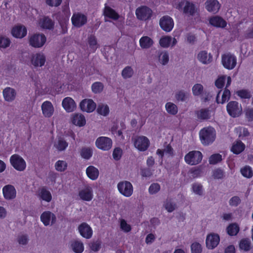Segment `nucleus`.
<instances>
[{
    "label": "nucleus",
    "instance_id": "nucleus-1",
    "mask_svg": "<svg viewBox=\"0 0 253 253\" xmlns=\"http://www.w3.org/2000/svg\"><path fill=\"white\" fill-rule=\"evenodd\" d=\"M199 135L202 143L204 145H209L215 140L216 131L212 127H206L200 130Z\"/></svg>",
    "mask_w": 253,
    "mask_h": 253
},
{
    "label": "nucleus",
    "instance_id": "nucleus-59",
    "mask_svg": "<svg viewBox=\"0 0 253 253\" xmlns=\"http://www.w3.org/2000/svg\"><path fill=\"white\" fill-rule=\"evenodd\" d=\"M10 40L5 37H0V47L6 48L9 46Z\"/></svg>",
    "mask_w": 253,
    "mask_h": 253
},
{
    "label": "nucleus",
    "instance_id": "nucleus-6",
    "mask_svg": "<svg viewBox=\"0 0 253 253\" xmlns=\"http://www.w3.org/2000/svg\"><path fill=\"white\" fill-rule=\"evenodd\" d=\"M203 158L202 154L199 151H192L184 157L185 162L190 165H196L200 163Z\"/></svg>",
    "mask_w": 253,
    "mask_h": 253
},
{
    "label": "nucleus",
    "instance_id": "nucleus-45",
    "mask_svg": "<svg viewBox=\"0 0 253 253\" xmlns=\"http://www.w3.org/2000/svg\"><path fill=\"white\" fill-rule=\"evenodd\" d=\"M54 167L57 171L63 172L67 169V163L65 161L58 160L55 163Z\"/></svg>",
    "mask_w": 253,
    "mask_h": 253
},
{
    "label": "nucleus",
    "instance_id": "nucleus-24",
    "mask_svg": "<svg viewBox=\"0 0 253 253\" xmlns=\"http://www.w3.org/2000/svg\"><path fill=\"white\" fill-rule=\"evenodd\" d=\"M62 105L67 112H73L76 108V104L75 101L70 97H67L63 99Z\"/></svg>",
    "mask_w": 253,
    "mask_h": 253
},
{
    "label": "nucleus",
    "instance_id": "nucleus-11",
    "mask_svg": "<svg viewBox=\"0 0 253 253\" xmlns=\"http://www.w3.org/2000/svg\"><path fill=\"white\" fill-rule=\"evenodd\" d=\"M152 14V10L146 6H141L135 10V15L138 19L146 21L150 19Z\"/></svg>",
    "mask_w": 253,
    "mask_h": 253
},
{
    "label": "nucleus",
    "instance_id": "nucleus-16",
    "mask_svg": "<svg viewBox=\"0 0 253 253\" xmlns=\"http://www.w3.org/2000/svg\"><path fill=\"white\" fill-rule=\"evenodd\" d=\"M198 61L204 65L211 64L213 60V56L211 53L202 50L198 52L196 55Z\"/></svg>",
    "mask_w": 253,
    "mask_h": 253
},
{
    "label": "nucleus",
    "instance_id": "nucleus-21",
    "mask_svg": "<svg viewBox=\"0 0 253 253\" xmlns=\"http://www.w3.org/2000/svg\"><path fill=\"white\" fill-rule=\"evenodd\" d=\"M79 196L83 201H90L93 197L92 187L89 185L85 186L79 191Z\"/></svg>",
    "mask_w": 253,
    "mask_h": 253
},
{
    "label": "nucleus",
    "instance_id": "nucleus-18",
    "mask_svg": "<svg viewBox=\"0 0 253 253\" xmlns=\"http://www.w3.org/2000/svg\"><path fill=\"white\" fill-rule=\"evenodd\" d=\"M2 95L5 101L12 102L17 97V91L14 88L6 87L2 90Z\"/></svg>",
    "mask_w": 253,
    "mask_h": 253
},
{
    "label": "nucleus",
    "instance_id": "nucleus-34",
    "mask_svg": "<svg viewBox=\"0 0 253 253\" xmlns=\"http://www.w3.org/2000/svg\"><path fill=\"white\" fill-rule=\"evenodd\" d=\"M220 91L216 96V102L217 103L223 104L226 101L228 100L230 97V91L229 90L225 88L222 93L221 98H220Z\"/></svg>",
    "mask_w": 253,
    "mask_h": 253
},
{
    "label": "nucleus",
    "instance_id": "nucleus-23",
    "mask_svg": "<svg viewBox=\"0 0 253 253\" xmlns=\"http://www.w3.org/2000/svg\"><path fill=\"white\" fill-rule=\"evenodd\" d=\"M78 230L80 235L86 239H90L92 236V230L86 223L84 222L79 225Z\"/></svg>",
    "mask_w": 253,
    "mask_h": 253
},
{
    "label": "nucleus",
    "instance_id": "nucleus-64",
    "mask_svg": "<svg viewBox=\"0 0 253 253\" xmlns=\"http://www.w3.org/2000/svg\"><path fill=\"white\" fill-rule=\"evenodd\" d=\"M236 130L239 132V137H246L249 135V132L248 130L246 128L239 127L236 128Z\"/></svg>",
    "mask_w": 253,
    "mask_h": 253
},
{
    "label": "nucleus",
    "instance_id": "nucleus-54",
    "mask_svg": "<svg viewBox=\"0 0 253 253\" xmlns=\"http://www.w3.org/2000/svg\"><path fill=\"white\" fill-rule=\"evenodd\" d=\"M120 228L124 232L127 233L131 231V226L124 219H120Z\"/></svg>",
    "mask_w": 253,
    "mask_h": 253
},
{
    "label": "nucleus",
    "instance_id": "nucleus-56",
    "mask_svg": "<svg viewBox=\"0 0 253 253\" xmlns=\"http://www.w3.org/2000/svg\"><path fill=\"white\" fill-rule=\"evenodd\" d=\"M222 160V156L219 154H215L212 155L209 158V163L211 165H214L220 162Z\"/></svg>",
    "mask_w": 253,
    "mask_h": 253
},
{
    "label": "nucleus",
    "instance_id": "nucleus-51",
    "mask_svg": "<svg viewBox=\"0 0 253 253\" xmlns=\"http://www.w3.org/2000/svg\"><path fill=\"white\" fill-rule=\"evenodd\" d=\"M104 88L103 84L99 82L94 83L91 85V89L94 93H99L102 91Z\"/></svg>",
    "mask_w": 253,
    "mask_h": 253
},
{
    "label": "nucleus",
    "instance_id": "nucleus-39",
    "mask_svg": "<svg viewBox=\"0 0 253 253\" xmlns=\"http://www.w3.org/2000/svg\"><path fill=\"white\" fill-rule=\"evenodd\" d=\"M191 190L193 193L198 196H202L204 194L203 185L198 182H195L191 185Z\"/></svg>",
    "mask_w": 253,
    "mask_h": 253
},
{
    "label": "nucleus",
    "instance_id": "nucleus-13",
    "mask_svg": "<svg viewBox=\"0 0 253 253\" xmlns=\"http://www.w3.org/2000/svg\"><path fill=\"white\" fill-rule=\"evenodd\" d=\"M2 192L3 198L6 200H12L16 197V190L11 184L4 186L2 189Z\"/></svg>",
    "mask_w": 253,
    "mask_h": 253
},
{
    "label": "nucleus",
    "instance_id": "nucleus-20",
    "mask_svg": "<svg viewBox=\"0 0 253 253\" xmlns=\"http://www.w3.org/2000/svg\"><path fill=\"white\" fill-rule=\"evenodd\" d=\"M41 221L45 226L53 224L56 220V216L51 211H44L41 215Z\"/></svg>",
    "mask_w": 253,
    "mask_h": 253
},
{
    "label": "nucleus",
    "instance_id": "nucleus-22",
    "mask_svg": "<svg viewBox=\"0 0 253 253\" xmlns=\"http://www.w3.org/2000/svg\"><path fill=\"white\" fill-rule=\"evenodd\" d=\"M160 25L163 30L169 32L172 29L174 23L171 17L169 16H165L161 18Z\"/></svg>",
    "mask_w": 253,
    "mask_h": 253
},
{
    "label": "nucleus",
    "instance_id": "nucleus-58",
    "mask_svg": "<svg viewBox=\"0 0 253 253\" xmlns=\"http://www.w3.org/2000/svg\"><path fill=\"white\" fill-rule=\"evenodd\" d=\"M224 176V172L221 169H217L213 171L212 176L214 179H221Z\"/></svg>",
    "mask_w": 253,
    "mask_h": 253
},
{
    "label": "nucleus",
    "instance_id": "nucleus-48",
    "mask_svg": "<svg viewBox=\"0 0 253 253\" xmlns=\"http://www.w3.org/2000/svg\"><path fill=\"white\" fill-rule=\"evenodd\" d=\"M172 38L170 36H164L162 37L159 41L160 45L164 47L167 48L170 45Z\"/></svg>",
    "mask_w": 253,
    "mask_h": 253
},
{
    "label": "nucleus",
    "instance_id": "nucleus-26",
    "mask_svg": "<svg viewBox=\"0 0 253 253\" xmlns=\"http://www.w3.org/2000/svg\"><path fill=\"white\" fill-rule=\"evenodd\" d=\"M38 26L43 29L50 30L53 28V21L48 17H42L39 19Z\"/></svg>",
    "mask_w": 253,
    "mask_h": 253
},
{
    "label": "nucleus",
    "instance_id": "nucleus-61",
    "mask_svg": "<svg viewBox=\"0 0 253 253\" xmlns=\"http://www.w3.org/2000/svg\"><path fill=\"white\" fill-rule=\"evenodd\" d=\"M241 202L240 198L238 196L232 197L229 201L230 206L232 207H237Z\"/></svg>",
    "mask_w": 253,
    "mask_h": 253
},
{
    "label": "nucleus",
    "instance_id": "nucleus-15",
    "mask_svg": "<svg viewBox=\"0 0 253 253\" xmlns=\"http://www.w3.org/2000/svg\"><path fill=\"white\" fill-rule=\"evenodd\" d=\"M72 24L76 27L80 28L87 23V16L81 13H74L71 18Z\"/></svg>",
    "mask_w": 253,
    "mask_h": 253
},
{
    "label": "nucleus",
    "instance_id": "nucleus-30",
    "mask_svg": "<svg viewBox=\"0 0 253 253\" xmlns=\"http://www.w3.org/2000/svg\"><path fill=\"white\" fill-rule=\"evenodd\" d=\"M38 196L40 200L48 203L52 200V195L50 192L45 187H42L39 190Z\"/></svg>",
    "mask_w": 253,
    "mask_h": 253
},
{
    "label": "nucleus",
    "instance_id": "nucleus-50",
    "mask_svg": "<svg viewBox=\"0 0 253 253\" xmlns=\"http://www.w3.org/2000/svg\"><path fill=\"white\" fill-rule=\"evenodd\" d=\"M240 249L245 251H248L251 248V242L249 239H242L240 243Z\"/></svg>",
    "mask_w": 253,
    "mask_h": 253
},
{
    "label": "nucleus",
    "instance_id": "nucleus-25",
    "mask_svg": "<svg viewBox=\"0 0 253 253\" xmlns=\"http://www.w3.org/2000/svg\"><path fill=\"white\" fill-rule=\"evenodd\" d=\"M205 7L209 12L216 13L220 9V4L217 0H207L205 2Z\"/></svg>",
    "mask_w": 253,
    "mask_h": 253
},
{
    "label": "nucleus",
    "instance_id": "nucleus-10",
    "mask_svg": "<svg viewBox=\"0 0 253 253\" xmlns=\"http://www.w3.org/2000/svg\"><path fill=\"white\" fill-rule=\"evenodd\" d=\"M221 62L224 68L232 70L236 65L237 59L233 54L226 53L222 56Z\"/></svg>",
    "mask_w": 253,
    "mask_h": 253
},
{
    "label": "nucleus",
    "instance_id": "nucleus-42",
    "mask_svg": "<svg viewBox=\"0 0 253 253\" xmlns=\"http://www.w3.org/2000/svg\"><path fill=\"white\" fill-rule=\"evenodd\" d=\"M87 42L90 50L94 52L98 48L97 39L93 35H90L87 38Z\"/></svg>",
    "mask_w": 253,
    "mask_h": 253
},
{
    "label": "nucleus",
    "instance_id": "nucleus-41",
    "mask_svg": "<svg viewBox=\"0 0 253 253\" xmlns=\"http://www.w3.org/2000/svg\"><path fill=\"white\" fill-rule=\"evenodd\" d=\"M165 108L167 112L170 115H174L178 112V108L177 106L171 102H167L166 104Z\"/></svg>",
    "mask_w": 253,
    "mask_h": 253
},
{
    "label": "nucleus",
    "instance_id": "nucleus-27",
    "mask_svg": "<svg viewBox=\"0 0 253 253\" xmlns=\"http://www.w3.org/2000/svg\"><path fill=\"white\" fill-rule=\"evenodd\" d=\"M71 122L74 125L80 127L84 126L86 123L84 116L81 113L72 114L71 116Z\"/></svg>",
    "mask_w": 253,
    "mask_h": 253
},
{
    "label": "nucleus",
    "instance_id": "nucleus-40",
    "mask_svg": "<svg viewBox=\"0 0 253 253\" xmlns=\"http://www.w3.org/2000/svg\"><path fill=\"white\" fill-rule=\"evenodd\" d=\"M197 118L200 120H207L210 118L211 113L208 109H201L196 112Z\"/></svg>",
    "mask_w": 253,
    "mask_h": 253
},
{
    "label": "nucleus",
    "instance_id": "nucleus-28",
    "mask_svg": "<svg viewBox=\"0 0 253 253\" xmlns=\"http://www.w3.org/2000/svg\"><path fill=\"white\" fill-rule=\"evenodd\" d=\"M139 45L143 49H147L152 47L154 44L153 40L150 37L144 36L139 41Z\"/></svg>",
    "mask_w": 253,
    "mask_h": 253
},
{
    "label": "nucleus",
    "instance_id": "nucleus-12",
    "mask_svg": "<svg viewBox=\"0 0 253 253\" xmlns=\"http://www.w3.org/2000/svg\"><path fill=\"white\" fill-rule=\"evenodd\" d=\"M219 242V235L217 233H211L208 234L206 237V247L209 250H213L218 246Z\"/></svg>",
    "mask_w": 253,
    "mask_h": 253
},
{
    "label": "nucleus",
    "instance_id": "nucleus-63",
    "mask_svg": "<svg viewBox=\"0 0 253 253\" xmlns=\"http://www.w3.org/2000/svg\"><path fill=\"white\" fill-rule=\"evenodd\" d=\"M226 80V77L222 76L218 78L215 81V84L218 88H222Z\"/></svg>",
    "mask_w": 253,
    "mask_h": 253
},
{
    "label": "nucleus",
    "instance_id": "nucleus-35",
    "mask_svg": "<svg viewBox=\"0 0 253 253\" xmlns=\"http://www.w3.org/2000/svg\"><path fill=\"white\" fill-rule=\"evenodd\" d=\"M159 62L163 65H166L169 61V55L166 51H159L157 52Z\"/></svg>",
    "mask_w": 253,
    "mask_h": 253
},
{
    "label": "nucleus",
    "instance_id": "nucleus-43",
    "mask_svg": "<svg viewBox=\"0 0 253 253\" xmlns=\"http://www.w3.org/2000/svg\"><path fill=\"white\" fill-rule=\"evenodd\" d=\"M81 157L86 160H88L92 155V150L89 147L83 148L80 151Z\"/></svg>",
    "mask_w": 253,
    "mask_h": 253
},
{
    "label": "nucleus",
    "instance_id": "nucleus-44",
    "mask_svg": "<svg viewBox=\"0 0 253 253\" xmlns=\"http://www.w3.org/2000/svg\"><path fill=\"white\" fill-rule=\"evenodd\" d=\"M134 74L133 69L130 66L126 67L122 71V76L125 79L130 78Z\"/></svg>",
    "mask_w": 253,
    "mask_h": 253
},
{
    "label": "nucleus",
    "instance_id": "nucleus-37",
    "mask_svg": "<svg viewBox=\"0 0 253 253\" xmlns=\"http://www.w3.org/2000/svg\"><path fill=\"white\" fill-rule=\"evenodd\" d=\"M245 148V146L241 141H237L234 142L231 148L232 152L236 154L241 153Z\"/></svg>",
    "mask_w": 253,
    "mask_h": 253
},
{
    "label": "nucleus",
    "instance_id": "nucleus-3",
    "mask_svg": "<svg viewBox=\"0 0 253 253\" xmlns=\"http://www.w3.org/2000/svg\"><path fill=\"white\" fill-rule=\"evenodd\" d=\"M11 165L14 169L19 171H23L26 169L27 164L25 160L18 154L11 155L9 159Z\"/></svg>",
    "mask_w": 253,
    "mask_h": 253
},
{
    "label": "nucleus",
    "instance_id": "nucleus-46",
    "mask_svg": "<svg viewBox=\"0 0 253 253\" xmlns=\"http://www.w3.org/2000/svg\"><path fill=\"white\" fill-rule=\"evenodd\" d=\"M239 231V227L236 223L230 224L227 228V233L230 236L236 235Z\"/></svg>",
    "mask_w": 253,
    "mask_h": 253
},
{
    "label": "nucleus",
    "instance_id": "nucleus-55",
    "mask_svg": "<svg viewBox=\"0 0 253 253\" xmlns=\"http://www.w3.org/2000/svg\"><path fill=\"white\" fill-rule=\"evenodd\" d=\"M29 240V237L27 235H20L17 238V242L20 246L27 245Z\"/></svg>",
    "mask_w": 253,
    "mask_h": 253
},
{
    "label": "nucleus",
    "instance_id": "nucleus-49",
    "mask_svg": "<svg viewBox=\"0 0 253 253\" xmlns=\"http://www.w3.org/2000/svg\"><path fill=\"white\" fill-rule=\"evenodd\" d=\"M192 91L194 96H200L204 92V87L201 84H196L192 87Z\"/></svg>",
    "mask_w": 253,
    "mask_h": 253
},
{
    "label": "nucleus",
    "instance_id": "nucleus-9",
    "mask_svg": "<svg viewBox=\"0 0 253 253\" xmlns=\"http://www.w3.org/2000/svg\"><path fill=\"white\" fill-rule=\"evenodd\" d=\"M46 57L42 52L32 54L30 57V63L35 68L42 67L45 64Z\"/></svg>",
    "mask_w": 253,
    "mask_h": 253
},
{
    "label": "nucleus",
    "instance_id": "nucleus-29",
    "mask_svg": "<svg viewBox=\"0 0 253 253\" xmlns=\"http://www.w3.org/2000/svg\"><path fill=\"white\" fill-rule=\"evenodd\" d=\"M12 36L16 38H22L27 35V29L23 26H16L11 30Z\"/></svg>",
    "mask_w": 253,
    "mask_h": 253
},
{
    "label": "nucleus",
    "instance_id": "nucleus-5",
    "mask_svg": "<svg viewBox=\"0 0 253 253\" xmlns=\"http://www.w3.org/2000/svg\"><path fill=\"white\" fill-rule=\"evenodd\" d=\"M175 8L179 10H183V12L189 15H193L197 11L194 4L187 0H183L176 4Z\"/></svg>",
    "mask_w": 253,
    "mask_h": 253
},
{
    "label": "nucleus",
    "instance_id": "nucleus-60",
    "mask_svg": "<svg viewBox=\"0 0 253 253\" xmlns=\"http://www.w3.org/2000/svg\"><path fill=\"white\" fill-rule=\"evenodd\" d=\"M160 189V186L158 183L152 184L149 188V192L151 194L157 193Z\"/></svg>",
    "mask_w": 253,
    "mask_h": 253
},
{
    "label": "nucleus",
    "instance_id": "nucleus-17",
    "mask_svg": "<svg viewBox=\"0 0 253 253\" xmlns=\"http://www.w3.org/2000/svg\"><path fill=\"white\" fill-rule=\"evenodd\" d=\"M41 110L42 115L46 118L51 117L55 111L53 104L49 101H45L42 104Z\"/></svg>",
    "mask_w": 253,
    "mask_h": 253
},
{
    "label": "nucleus",
    "instance_id": "nucleus-32",
    "mask_svg": "<svg viewBox=\"0 0 253 253\" xmlns=\"http://www.w3.org/2000/svg\"><path fill=\"white\" fill-rule=\"evenodd\" d=\"M210 23L217 28H224L226 26V22L221 17L214 16L210 19Z\"/></svg>",
    "mask_w": 253,
    "mask_h": 253
},
{
    "label": "nucleus",
    "instance_id": "nucleus-53",
    "mask_svg": "<svg viewBox=\"0 0 253 253\" xmlns=\"http://www.w3.org/2000/svg\"><path fill=\"white\" fill-rule=\"evenodd\" d=\"M188 93L184 91L180 90L176 92L175 98L178 101H184L188 97Z\"/></svg>",
    "mask_w": 253,
    "mask_h": 253
},
{
    "label": "nucleus",
    "instance_id": "nucleus-62",
    "mask_svg": "<svg viewBox=\"0 0 253 253\" xmlns=\"http://www.w3.org/2000/svg\"><path fill=\"white\" fill-rule=\"evenodd\" d=\"M122 150L120 148H116L113 152V157L115 160H119L122 157Z\"/></svg>",
    "mask_w": 253,
    "mask_h": 253
},
{
    "label": "nucleus",
    "instance_id": "nucleus-14",
    "mask_svg": "<svg viewBox=\"0 0 253 253\" xmlns=\"http://www.w3.org/2000/svg\"><path fill=\"white\" fill-rule=\"evenodd\" d=\"M95 145L98 149L103 151H107L111 148L112 141L109 137L101 136L96 139Z\"/></svg>",
    "mask_w": 253,
    "mask_h": 253
},
{
    "label": "nucleus",
    "instance_id": "nucleus-19",
    "mask_svg": "<svg viewBox=\"0 0 253 253\" xmlns=\"http://www.w3.org/2000/svg\"><path fill=\"white\" fill-rule=\"evenodd\" d=\"M80 107L84 112L91 113L95 109L96 104L91 99H84L80 102Z\"/></svg>",
    "mask_w": 253,
    "mask_h": 253
},
{
    "label": "nucleus",
    "instance_id": "nucleus-2",
    "mask_svg": "<svg viewBox=\"0 0 253 253\" xmlns=\"http://www.w3.org/2000/svg\"><path fill=\"white\" fill-rule=\"evenodd\" d=\"M132 141L134 147L139 151H145L150 145L149 139L143 135L135 136L132 138Z\"/></svg>",
    "mask_w": 253,
    "mask_h": 253
},
{
    "label": "nucleus",
    "instance_id": "nucleus-38",
    "mask_svg": "<svg viewBox=\"0 0 253 253\" xmlns=\"http://www.w3.org/2000/svg\"><path fill=\"white\" fill-rule=\"evenodd\" d=\"M104 15L105 17L117 20L119 18V15L115 12L114 10L109 6H105L104 10Z\"/></svg>",
    "mask_w": 253,
    "mask_h": 253
},
{
    "label": "nucleus",
    "instance_id": "nucleus-8",
    "mask_svg": "<svg viewBox=\"0 0 253 253\" xmlns=\"http://www.w3.org/2000/svg\"><path fill=\"white\" fill-rule=\"evenodd\" d=\"M117 188L119 192L126 197L131 196L133 191L132 184L127 181L119 182L117 184Z\"/></svg>",
    "mask_w": 253,
    "mask_h": 253
},
{
    "label": "nucleus",
    "instance_id": "nucleus-7",
    "mask_svg": "<svg viewBox=\"0 0 253 253\" xmlns=\"http://www.w3.org/2000/svg\"><path fill=\"white\" fill-rule=\"evenodd\" d=\"M226 109L229 115L233 118L238 117L242 113L241 104L235 101L229 102L226 106Z\"/></svg>",
    "mask_w": 253,
    "mask_h": 253
},
{
    "label": "nucleus",
    "instance_id": "nucleus-33",
    "mask_svg": "<svg viewBox=\"0 0 253 253\" xmlns=\"http://www.w3.org/2000/svg\"><path fill=\"white\" fill-rule=\"evenodd\" d=\"M86 173L88 178L92 180H95L98 177L99 172L96 168L93 166H90L86 168Z\"/></svg>",
    "mask_w": 253,
    "mask_h": 253
},
{
    "label": "nucleus",
    "instance_id": "nucleus-57",
    "mask_svg": "<svg viewBox=\"0 0 253 253\" xmlns=\"http://www.w3.org/2000/svg\"><path fill=\"white\" fill-rule=\"evenodd\" d=\"M191 250L192 253H201L202 247L200 243L194 242L191 246Z\"/></svg>",
    "mask_w": 253,
    "mask_h": 253
},
{
    "label": "nucleus",
    "instance_id": "nucleus-47",
    "mask_svg": "<svg viewBox=\"0 0 253 253\" xmlns=\"http://www.w3.org/2000/svg\"><path fill=\"white\" fill-rule=\"evenodd\" d=\"M242 175L246 178H251L253 175V170L251 167L246 166L240 170Z\"/></svg>",
    "mask_w": 253,
    "mask_h": 253
},
{
    "label": "nucleus",
    "instance_id": "nucleus-52",
    "mask_svg": "<svg viewBox=\"0 0 253 253\" xmlns=\"http://www.w3.org/2000/svg\"><path fill=\"white\" fill-rule=\"evenodd\" d=\"M97 112L103 116H107L109 113V108L107 105L99 104L97 108Z\"/></svg>",
    "mask_w": 253,
    "mask_h": 253
},
{
    "label": "nucleus",
    "instance_id": "nucleus-31",
    "mask_svg": "<svg viewBox=\"0 0 253 253\" xmlns=\"http://www.w3.org/2000/svg\"><path fill=\"white\" fill-rule=\"evenodd\" d=\"M70 249L75 253H82L84 251V245L78 239L73 240L70 242Z\"/></svg>",
    "mask_w": 253,
    "mask_h": 253
},
{
    "label": "nucleus",
    "instance_id": "nucleus-4",
    "mask_svg": "<svg viewBox=\"0 0 253 253\" xmlns=\"http://www.w3.org/2000/svg\"><path fill=\"white\" fill-rule=\"evenodd\" d=\"M29 44L35 48H41L46 41V38L43 34H35L28 37Z\"/></svg>",
    "mask_w": 253,
    "mask_h": 253
},
{
    "label": "nucleus",
    "instance_id": "nucleus-36",
    "mask_svg": "<svg viewBox=\"0 0 253 253\" xmlns=\"http://www.w3.org/2000/svg\"><path fill=\"white\" fill-rule=\"evenodd\" d=\"M68 146V143L62 138H59L54 143V147L59 151L65 150Z\"/></svg>",
    "mask_w": 253,
    "mask_h": 253
}]
</instances>
